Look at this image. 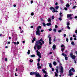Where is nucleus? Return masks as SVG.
Returning <instances> with one entry per match:
<instances>
[{
	"instance_id": "obj_1",
	"label": "nucleus",
	"mask_w": 77,
	"mask_h": 77,
	"mask_svg": "<svg viewBox=\"0 0 77 77\" xmlns=\"http://www.w3.org/2000/svg\"><path fill=\"white\" fill-rule=\"evenodd\" d=\"M44 44V42L42 38H41L39 40L36 41L34 47V50H36V47L38 50H40L42 47L41 46L42 45H43Z\"/></svg>"
},
{
	"instance_id": "obj_2",
	"label": "nucleus",
	"mask_w": 77,
	"mask_h": 77,
	"mask_svg": "<svg viewBox=\"0 0 77 77\" xmlns=\"http://www.w3.org/2000/svg\"><path fill=\"white\" fill-rule=\"evenodd\" d=\"M39 29H41V26H39L38 27H37L36 28V35L38 36H39V35H40V32Z\"/></svg>"
},
{
	"instance_id": "obj_3",
	"label": "nucleus",
	"mask_w": 77,
	"mask_h": 77,
	"mask_svg": "<svg viewBox=\"0 0 77 77\" xmlns=\"http://www.w3.org/2000/svg\"><path fill=\"white\" fill-rule=\"evenodd\" d=\"M60 66H59V69H60V74H63V68L62 66V64H60Z\"/></svg>"
},
{
	"instance_id": "obj_4",
	"label": "nucleus",
	"mask_w": 77,
	"mask_h": 77,
	"mask_svg": "<svg viewBox=\"0 0 77 77\" xmlns=\"http://www.w3.org/2000/svg\"><path fill=\"white\" fill-rule=\"evenodd\" d=\"M72 71L73 72H75V70L73 68H72L71 69L69 70V74L70 76H71V75H73V73H72V72H71Z\"/></svg>"
},
{
	"instance_id": "obj_5",
	"label": "nucleus",
	"mask_w": 77,
	"mask_h": 77,
	"mask_svg": "<svg viewBox=\"0 0 77 77\" xmlns=\"http://www.w3.org/2000/svg\"><path fill=\"white\" fill-rule=\"evenodd\" d=\"M37 53V55L40 58H41V53L38 51V50H37L36 51Z\"/></svg>"
},
{
	"instance_id": "obj_6",
	"label": "nucleus",
	"mask_w": 77,
	"mask_h": 77,
	"mask_svg": "<svg viewBox=\"0 0 77 77\" xmlns=\"http://www.w3.org/2000/svg\"><path fill=\"white\" fill-rule=\"evenodd\" d=\"M36 77H41V75H39V73H38V72H36L35 73V75Z\"/></svg>"
},
{
	"instance_id": "obj_7",
	"label": "nucleus",
	"mask_w": 77,
	"mask_h": 77,
	"mask_svg": "<svg viewBox=\"0 0 77 77\" xmlns=\"http://www.w3.org/2000/svg\"><path fill=\"white\" fill-rule=\"evenodd\" d=\"M49 44H51V37H49Z\"/></svg>"
},
{
	"instance_id": "obj_8",
	"label": "nucleus",
	"mask_w": 77,
	"mask_h": 77,
	"mask_svg": "<svg viewBox=\"0 0 77 77\" xmlns=\"http://www.w3.org/2000/svg\"><path fill=\"white\" fill-rule=\"evenodd\" d=\"M67 18H70L72 16V14H67Z\"/></svg>"
},
{
	"instance_id": "obj_9",
	"label": "nucleus",
	"mask_w": 77,
	"mask_h": 77,
	"mask_svg": "<svg viewBox=\"0 0 77 77\" xmlns=\"http://www.w3.org/2000/svg\"><path fill=\"white\" fill-rule=\"evenodd\" d=\"M69 6H70L69 4H68V3H67L66 5V6L67 8H69Z\"/></svg>"
},
{
	"instance_id": "obj_10",
	"label": "nucleus",
	"mask_w": 77,
	"mask_h": 77,
	"mask_svg": "<svg viewBox=\"0 0 77 77\" xmlns=\"http://www.w3.org/2000/svg\"><path fill=\"white\" fill-rule=\"evenodd\" d=\"M63 17V15H62V13H60V18H62Z\"/></svg>"
},
{
	"instance_id": "obj_11",
	"label": "nucleus",
	"mask_w": 77,
	"mask_h": 77,
	"mask_svg": "<svg viewBox=\"0 0 77 77\" xmlns=\"http://www.w3.org/2000/svg\"><path fill=\"white\" fill-rule=\"evenodd\" d=\"M42 71L43 72H44V73H45V74H47V72H46V71H45V70L43 69L42 70Z\"/></svg>"
},
{
	"instance_id": "obj_12",
	"label": "nucleus",
	"mask_w": 77,
	"mask_h": 77,
	"mask_svg": "<svg viewBox=\"0 0 77 77\" xmlns=\"http://www.w3.org/2000/svg\"><path fill=\"white\" fill-rule=\"evenodd\" d=\"M52 48L53 50H55L56 49V45H54L52 47Z\"/></svg>"
},
{
	"instance_id": "obj_13",
	"label": "nucleus",
	"mask_w": 77,
	"mask_h": 77,
	"mask_svg": "<svg viewBox=\"0 0 77 77\" xmlns=\"http://www.w3.org/2000/svg\"><path fill=\"white\" fill-rule=\"evenodd\" d=\"M54 74H55V75L56 77H58V73H57L56 72H55Z\"/></svg>"
},
{
	"instance_id": "obj_14",
	"label": "nucleus",
	"mask_w": 77,
	"mask_h": 77,
	"mask_svg": "<svg viewBox=\"0 0 77 77\" xmlns=\"http://www.w3.org/2000/svg\"><path fill=\"white\" fill-rule=\"evenodd\" d=\"M47 26H51V23L49 22V23H47L46 24Z\"/></svg>"
},
{
	"instance_id": "obj_15",
	"label": "nucleus",
	"mask_w": 77,
	"mask_h": 77,
	"mask_svg": "<svg viewBox=\"0 0 77 77\" xmlns=\"http://www.w3.org/2000/svg\"><path fill=\"white\" fill-rule=\"evenodd\" d=\"M71 58L72 59H74L75 58V55H73L72 57Z\"/></svg>"
},
{
	"instance_id": "obj_16",
	"label": "nucleus",
	"mask_w": 77,
	"mask_h": 77,
	"mask_svg": "<svg viewBox=\"0 0 77 77\" xmlns=\"http://www.w3.org/2000/svg\"><path fill=\"white\" fill-rule=\"evenodd\" d=\"M30 75H33V74H34L35 75V72H31L30 73Z\"/></svg>"
},
{
	"instance_id": "obj_17",
	"label": "nucleus",
	"mask_w": 77,
	"mask_h": 77,
	"mask_svg": "<svg viewBox=\"0 0 77 77\" xmlns=\"http://www.w3.org/2000/svg\"><path fill=\"white\" fill-rule=\"evenodd\" d=\"M62 55L63 56H64V57H66V56H67L66 55V54H65L64 53H63L62 54Z\"/></svg>"
},
{
	"instance_id": "obj_18",
	"label": "nucleus",
	"mask_w": 77,
	"mask_h": 77,
	"mask_svg": "<svg viewBox=\"0 0 77 77\" xmlns=\"http://www.w3.org/2000/svg\"><path fill=\"white\" fill-rule=\"evenodd\" d=\"M53 64L55 66V65H56L57 64V63H56V62L54 61L53 63Z\"/></svg>"
},
{
	"instance_id": "obj_19",
	"label": "nucleus",
	"mask_w": 77,
	"mask_h": 77,
	"mask_svg": "<svg viewBox=\"0 0 77 77\" xmlns=\"http://www.w3.org/2000/svg\"><path fill=\"white\" fill-rule=\"evenodd\" d=\"M59 7L58 6H57L56 7H55V9L57 10V9H59Z\"/></svg>"
},
{
	"instance_id": "obj_20",
	"label": "nucleus",
	"mask_w": 77,
	"mask_h": 77,
	"mask_svg": "<svg viewBox=\"0 0 77 77\" xmlns=\"http://www.w3.org/2000/svg\"><path fill=\"white\" fill-rule=\"evenodd\" d=\"M49 66L50 67V68H51L52 67V65H51V63H49Z\"/></svg>"
},
{
	"instance_id": "obj_21",
	"label": "nucleus",
	"mask_w": 77,
	"mask_h": 77,
	"mask_svg": "<svg viewBox=\"0 0 77 77\" xmlns=\"http://www.w3.org/2000/svg\"><path fill=\"white\" fill-rule=\"evenodd\" d=\"M51 19H50L49 18L48 20V22H49V23H51Z\"/></svg>"
},
{
	"instance_id": "obj_22",
	"label": "nucleus",
	"mask_w": 77,
	"mask_h": 77,
	"mask_svg": "<svg viewBox=\"0 0 77 77\" xmlns=\"http://www.w3.org/2000/svg\"><path fill=\"white\" fill-rule=\"evenodd\" d=\"M37 68L38 69H40L41 68V66H37Z\"/></svg>"
},
{
	"instance_id": "obj_23",
	"label": "nucleus",
	"mask_w": 77,
	"mask_h": 77,
	"mask_svg": "<svg viewBox=\"0 0 77 77\" xmlns=\"http://www.w3.org/2000/svg\"><path fill=\"white\" fill-rule=\"evenodd\" d=\"M29 62H33V60L32 59H30L29 60Z\"/></svg>"
},
{
	"instance_id": "obj_24",
	"label": "nucleus",
	"mask_w": 77,
	"mask_h": 77,
	"mask_svg": "<svg viewBox=\"0 0 77 77\" xmlns=\"http://www.w3.org/2000/svg\"><path fill=\"white\" fill-rule=\"evenodd\" d=\"M56 72L57 73H59V71H58V69H56Z\"/></svg>"
},
{
	"instance_id": "obj_25",
	"label": "nucleus",
	"mask_w": 77,
	"mask_h": 77,
	"mask_svg": "<svg viewBox=\"0 0 77 77\" xmlns=\"http://www.w3.org/2000/svg\"><path fill=\"white\" fill-rule=\"evenodd\" d=\"M30 52V50H28V52H27L28 54H29Z\"/></svg>"
},
{
	"instance_id": "obj_26",
	"label": "nucleus",
	"mask_w": 77,
	"mask_h": 77,
	"mask_svg": "<svg viewBox=\"0 0 77 77\" xmlns=\"http://www.w3.org/2000/svg\"><path fill=\"white\" fill-rule=\"evenodd\" d=\"M71 44L72 45H74V42H72L71 43Z\"/></svg>"
},
{
	"instance_id": "obj_27",
	"label": "nucleus",
	"mask_w": 77,
	"mask_h": 77,
	"mask_svg": "<svg viewBox=\"0 0 77 77\" xmlns=\"http://www.w3.org/2000/svg\"><path fill=\"white\" fill-rule=\"evenodd\" d=\"M77 8V6H73L72 9H75V8Z\"/></svg>"
},
{
	"instance_id": "obj_28",
	"label": "nucleus",
	"mask_w": 77,
	"mask_h": 77,
	"mask_svg": "<svg viewBox=\"0 0 77 77\" xmlns=\"http://www.w3.org/2000/svg\"><path fill=\"white\" fill-rule=\"evenodd\" d=\"M31 57H35V54H34L33 55H31Z\"/></svg>"
},
{
	"instance_id": "obj_29",
	"label": "nucleus",
	"mask_w": 77,
	"mask_h": 77,
	"mask_svg": "<svg viewBox=\"0 0 77 77\" xmlns=\"http://www.w3.org/2000/svg\"><path fill=\"white\" fill-rule=\"evenodd\" d=\"M50 10H53V9H54V8H53L52 7H50Z\"/></svg>"
},
{
	"instance_id": "obj_30",
	"label": "nucleus",
	"mask_w": 77,
	"mask_h": 77,
	"mask_svg": "<svg viewBox=\"0 0 77 77\" xmlns=\"http://www.w3.org/2000/svg\"><path fill=\"white\" fill-rule=\"evenodd\" d=\"M55 11H56V9H55L54 8V9H53V10L52 11L53 12V13L55 12Z\"/></svg>"
},
{
	"instance_id": "obj_31",
	"label": "nucleus",
	"mask_w": 77,
	"mask_h": 77,
	"mask_svg": "<svg viewBox=\"0 0 77 77\" xmlns=\"http://www.w3.org/2000/svg\"><path fill=\"white\" fill-rule=\"evenodd\" d=\"M70 56L71 57L72 56H73V54H72V53H71L70 54Z\"/></svg>"
},
{
	"instance_id": "obj_32",
	"label": "nucleus",
	"mask_w": 77,
	"mask_h": 77,
	"mask_svg": "<svg viewBox=\"0 0 77 77\" xmlns=\"http://www.w3.org/2000/svg\"><path fill=\"white\" fill-rule=\"evenodd\" d=\"M67 28L68 29H70V27L68 26H66Z\"/></svg>"
},
{
	"instance_id": "obj_33",
	"label": "nucleus",
	"mask_w": 77,
	"mask_h": 77,
	"mask_svg": "<svg viewBox=\"0 0 77 77\" xmlns=\"http://www.w3.org/2000/svg\"><path fill=\"white\" fill-rule=\"evenodd\" d=\"M62 18V17H59L58 18V19L59 20H60V21H62V18Z\"/></svg>"
},
{
	"instance_id": "obj_34",
	"label": "nucleus",
	"mask_w": 77,
	"mask_h": 77,
	"mask_svg": "<svg viewBox=\"0 0 77 77\" xmlns=\"http://www.w3.org/2000/svg\"><path fill=\"white\" fill-rule=\"evenodd\" d=\"M67 26H69V22H67Z\"/></svg>"
},
{
	"instance_id": "obj_35",
	"label": "nucleus",
	"mask_w": 77,
	"mask_h": 77,
	"mask_svg": "<svg viewBox=\"0 0 77 77\" xmlns=\"http://www.w3.org/2000/svg\"><path fill=\"white\" fill-rule=\"evenodd\" d=\"M61 47H64L65 48V46L63 45H62L61 46Z\"/></svg>"
},
{
	"instance_id": "obj_36",
	"label": "nucleus",
	"mask_w": 77,
	"mask_h": 77,
	"mask_svg": "<svg viewBox=\"0 0 77 77\" xmlns=\"http://www.w3.org/2000/svg\"><path fill=\"white\" fill-rule=\"evenodd\" d=\"M64 50H65V49H64V48H61V51L62 52H63Z\"/></svg>"
},
{
	"instance_id": "obj_37",
	"label": "nucleus",
	"mask_w": 77,
	"mask_h": 77,
	"mask_svg": "<svg viewBox=\"0 0 77 77\" xmlns=\"http://www.w3.org/2000/svg\"><path fill=\"white\" fill-rule=\"evenodd\" d=\"M65 60H68V57H65Z\"/></svg>"
},
{
	"instance_id": "obj_38",
	"label": "nucleus",
	"mask_w": 77,
	"mask_h": 77,
	"mask_svg": "<svg viewBox=\"0 0 77 77\" xmlns=\"http://www.w3.org/2000/svg\"><path fill=\"white\" fill-rule=\"evenodd\" d=\"M64 9H65V10L66 11H67V9H68V8H64Z\"/></svg>"
},
{
	"instance_id": "obj_39",
	"label": "nucleus",
	"mask_w": 77,
	"mask_h": 77,
	"mask_svg": "<svg viewBox=\"0 0 77 77\" xmlns=\"http://www.w3.org/2000/svg\"><path fill=\"white\" fill-rule=\"evenodd\" d=\"M40 66V64H39V62H38L37 63V66Z\"/></svg>"
},
{
	"instance_id": "obj_40",
	"label": "nucleus",
	"mask_w": 77,
	"mask_h": 77,
	"mask_svg": "<svg viewBox=\"0 0 77 77\" xmlns=\"http://www.w3.org/2000/svg\"><path fill=\"white\" fill-rule=\"evenodd\" d=\"M33 15H34V14L33 13V12L31 13V15L33 16Z\"/></svg>"
},
{
	"instance_id": "obj_41",
	"label": "nucleus",
	"mask_w": 77,
	"mask_h": 77,
	"mask_svg": "<svg viewBox=\"0 0 77 77\" xmlns=\"http://www.w3.org/2000/svg\"><path fill=\"white\" fill-rule=\"evenodd\" d=\"M53 31H54V32H56V29H53Z\"/></svg>"
},
{
	"instance_id": "obj_42",
	"label": "nucleus",
	"mask_w": 77,
	"mask_h": 77,
	"mask_svg": "<svg viewBox=\"0 0 77 77\" xmlns=\"http://www.w3.org/2000/svg\"><path fill=\"white\" fill-rule=\"evenodd\" d=\"M43 26H46V24H45V23H43Z\"/></svg>"
},
{
	"instance_id": "obj_43",
	"label": "nucleus",
	"mask_w": 77,
	"mask_h": 77,
	"mask_svg": "<svg viewBox=\"0 0 77 77\" xmlns=\"http://www.w3.org/2000/svg\"><path fill=\"white\" fill-rule=\"evenodd\" d=\"M58 32H59V33H60V32H62V30H59L58 31Z\"/></svg>"
},
{
	"instance_id": "obj_44",
	"label": "nucleus",
	"mask_w": 77,
	"mask_h": 77,
	"mask_svg": "<svg viewBox=\"0 0 77 77\" xmlns=\"http://www.w3.org/2000/svg\"><path fill=\"white\" fill-rule=\"evenodd\" d=\"M38 62H39L40 61V60H41V59H40V58H38Z\"/></svg>"
},
{
	"instance_id": "obj_45",
	"label": "nucleus",
	"mask_w": 77,
	"mask_h": 77,
	"mask_svg": "<svg viewBox=\"0 0 77 77\" xmlns=\"http://www.w3.org/2000/svg\"><path fill=\"white\" fill-rule=\"evenodd\" d=\"M66 34H63V36H64V37H66Z\"/></svg>"
},
{
	"instance_id": "obj_46",
	"label": "nucleus",
	"mask_w": 77,
	"mask_h": 77,
	"mask_svg": "<svg viewBox=\"0 0 77 77\" xmlns=\"http://www.w3.org/2000/svg\"><path fill=\"white\" fill-rule=\"evenodd\" d=\"M44 29H42L41 30V32H44Z\"/></svg>"
},
{
	"instance_id": "obj_47",
	"label": "nucleus",
	"mask_w": 77,
	"mask_h": 77,
	"mask_svg": "<svg viewBox=\"0 0 77 77\" xmlns=\"http://www.w3.org/2000/svg\"><path fill=\"white\" fill-rule=\"evenodd\" d=\"M60 2L61 3H63V1L61 0L60 1Z\"/></svg>"
},
{
	"instance_id": "obj_48",
	"label": "nucleus",
	"mask_w": 77,
	"mask_h": 77,
	"mask_svg": "<svg viewBox=\"0 0 77 77\" xmlns=\"http://www.w3.org/2000/svg\"><path fill=\"white\" fill-rule=\"evenodd\" d=\"M48 30H49V31H51V30H52V29H51V28H50L48 29Z\"/></svg>"
},
{
	"instance_id": "obj_49",
	"label": "nucleus",
	"mask_w": 77,
	"mask_h": 77,
	"mask_svg": "<svg viewBox=\"0 0 77 77\" xmlns=\"http://www.w3.org/2000/svg\"><path fill=\"white\" fill-rule=\"evenodd\" d=\"M52 71H54V68H52Z\"/></svg>"
},
{
	"instance_id": "obj_50",
	"label": "nucleus",
	"mask_w": 77,
	"mask_h": 77,
	"mask_svg": "<svg viewBox=\"0 0 77 77\" xmlns=\"http://www.w3.org/2000/svg\"><path fill=\"white\" fill-rule=\"evenodd\" d=\"M76 36H75V34H74L73 35V37H74V38H75V37Z\"/></svg>"
},
{
	"instance_id": "obj_51",
	"label": "nucleus",
	"mask_w": 77,
	"mask_h": 77,
	"mask_svg": "<svg viewBox=\"0 0 77 77\" xmlns=\"http://www.w3.org/2000/svg\"><path fill=\"white\" fill-rule=\"evenodd\" d=\"M47 76H48V75H44V77H47Z\"/></svg>"
},
{
	"instance_id": "obj_52",
	"label": "nucleus",
	"mask_w": 77,
	"mask_h": 77,
	"mask_svg": "<svg viewBox=\"0 0 77 77\" xmlns=\"http://www.w3.org/2000/svg\"><path fill=\"white\" fill-rule=\"evenodd\" d=\"M70 41H72V37H71L70 38Z\"/></svg>"
},
{
	"instance_id": "obj_53",
	"label": "nucleus",
	"mask_w": 77,
	"mask_h": 77,
	"mask_svg": "<svg viewBox=\"0 0 77 77\" xmlns=\"http://www.w3.org/2000/svg\"><path fill=\"white\" fill-rule=\"evenodd\" d=\"M35 39H36V38H33V40L35 41Z\"/></svg>"
},
{
	"instance_id": "obj_54",
	"label": "nucleus",
	"mask_w": 77,
	"mask_h": 77,
	"mask_svg": "<svg viewBox=\"0 0 77 77\" xmlns=\"http://www.w3.org/2000/svg\"><path fill=\"white\" fill-rule=\"evenodd\" d=\"M5 61H7V60H8V59H7L6 58H5Z\"/></svg>"
},
{
	"instance_id": "obj_55",
	"label": "nucleus",
	"mask_w": 77,
	"mask_h": 77,
	"mask_svg": "<svg viewBox=\"0 0 77 77\" xmlns=\"http://www.w3.org/2000/svg\"><path fill=\"white\" fill-rule=\"evenodd\" d=\"M52 19H53V20H54V16H52Z\"/></svg>"
},
{
	"instance_id": "obj_56",
	"label": "nucleus",
	"mask_w": 77,
	"mask_h": 77,
	"mask_svg": "<svg viewBox=\"0 0 77 77\" xmlns=\"http://www.w3.org/2000/svg\"><path fill=\"white\" fill-rule=\"evenodd\" d=\"M55 28H57V26L56 25H55Z\"/></svg>"
},
{
	"instance_id": "obj_57",
	"label": "nucleus",
	"mask_w": 77,
	"mask_h": 77,
	"mask_svg": "<svg viewBox=\"0 0 77 77\" xmlns=\"http://www.w3.org/2000/svg\"><path fill=\"white\" fill-rule=\"evenodd\" d=\"M66 41L67 42H68V38H66Z\"/></svg>"
},
{
	"instance_id": "obj_58",
	"label": "nucleus",
	"mask_w": 77,
	"mask_h": 77,
	"mask_svg": "<svg viewBox=\"0 0 77 77\" xmlns=\"http://www.w3.org/2000/svg\"><path fill=\"white\" fill-rule=\"evenodd\" d=\"M20 33H23V31H20Z\"/></svg>"
},
{
	"instance_id": "obj_59",
	"label": "nucleus",
	"mask_w": 77,
	"mask_h": 77,
	"mask_svg": "<svg viewBox=\"0 0 77 77\" xmlns=\"http://www.w3.org/2000/svg\"><path fill=\"white\" fill-rule=\"evenodd\" d=\"M54 42H55V41H56V38H54Z\"/></svg>"
},
{
	"instance_id": "obj_60",
	"label": "nucleus",
	"mask_w": 77,
	"mask_h": 77,
	"mask_svg": "<svg viewBox=\"0 0 77 77\" xmlns=\"http://www.w3.org/2000/svg\"><path fill=\"white\" fill-rule=\"evenodd\" d=\"M17 45H18V44H19V42H17L16 43Z\"/></svg>"
},
{
	"instance_id": "obj_61",
	"label": "nucleus",
	"mask_w": 77,
	"mask_h": 77,
	"mask_svg": "<svg viewBox=\"0 0 77 77\" xmlns=\"http://www.w3.org/2000/svg\"><path fill=\"white\" fill-rule=\"evenodd\" d=\"M13 43H14V45H15L17 43L16 42H14Z\"/></svg>"
},
{
	"instance_id": "obj_62",
	"label": "nucleus",
	"mask_w": 77,
	"mask_h": 77,
	"mask_svg": "<svg viewBox=\"0 0 77 77\" xmlns=\"http://www.w3.org/2000/svg\"><path fill=\"white\" fill-rule=\"evenodd\" d=\"M33 1L32 0L31 1V4L33 3Z\"/></svg>"
},
{
	"instance_id": "obj_63",
	"label": "nucleus",
	"mask_w": 77,
	"mask_h": 77,
	"mask_svg": "<svg viewBox=\"0 0 77 77\" xmlns=\"http://www.w3.org/2000/svg\"><path fill=\"white\" fill-rule=\"evenodd\" d=\"M57 2H56L55 3V5H57Z\"/></svg>"
},
{
	"instance_id": "obj_64",
	"label": "nucleus",
	"mask_w": 77,
	"mask_h": 77,
	"mask_svg": "<svg viewBox=\"0 0 77 77\" xmlns=\"http://www.w3.org/2000/svg\"><path fill=\"white\" fill-rule=\"evenodd\" d=\"M74 18L75 19L77 18V16L75 17Z\"/></svg>"
}]
</instances>
